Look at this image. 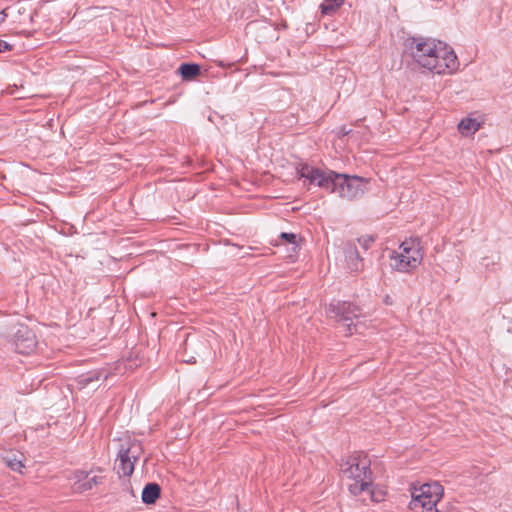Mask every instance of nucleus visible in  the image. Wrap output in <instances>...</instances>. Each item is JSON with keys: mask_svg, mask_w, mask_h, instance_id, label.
I'll return each instance as SVG.
<instances>
[{"mask_svg": "<svg viewBox=\"0 0 512 512\" xmlns=\"http://www.w3.org/2000/svg\"><path fill=\"white\" fill-rule=\"evenodd\" d=\"M405 48L419 66L435 74H453L459 68L454 50L445 43L424 38H408Z\"/></svg>", "mask_w": 512, "mask_h": 512, "instance_id": "obj_1", "label": "nucleus"}, {"mask_svg": "<svg viewBox=\"0 0 512 512\" xmlns=\"http://www.w3.org/2000/svg\"><path fill=\"white\" fill-rule=\"evenodd\" d=\"M340 471L344 477L353 481L348 485V490L354 496L369 490L373 483L370 460L362 451L343 459L340 463Z\"/></svg>", "mask_w": 512, "mask_h": 512, "instance_id": "obj_2", "label": "nucleus"}, {"mask_svg": "<svg viewBox=\"0 0 512 512\" xmlns=\"http://www.w3.org/2000/svg\"><path fill=\"white\" fill-rule=\"evenodd\" d=\"M399 250L392 251L389 257V265L393 270L409 272L417 268L423 259L418 240H405L400 244Z\"/></svg>", "mask_w": 512, "mask_h": 512, "instance_id": "obj_3", "label": "nucleus"}, {"mask_svg": "<svg viewBox=\"0 0 512 512\" xmlns=\"http://www.w3.org/2000/svg\"><path fill=\"white\" fill-rule=\"evenodd\" d=\"M334 182L332 193L338 194L343 199L354 200L364 195L370 180L357 175L337 172L334 175Z\"/></svg>", "mask_w": 512, "mask_h": 512, "instance_id": "obj_4", "label": "nucleus"}, {"mask_svg": "<svg viewBox=\"0 0 512 512\" xmlns=\"http://www.w3.org/2000/svg\"><path fill=\"white\" fill-rule=\"evenodd\" d=\"M337 172L330 169H320L309 164H300L297 168V174L300 179L304 180V184L308 182L309 185L317 186L323 190L332 193L333 186H335L334 175Z\"/></svg>", "mask_w": 512, "mask_h": 512, "instance_id": "obj_5", "label": "nucleus"}, {"mask_svg": "<svg viewBox=\"0 0 512 512\" xmlns=\"http://www.w3.org/2000/svg\"><path fill=\"white\" fill-rule=\"evenodd\" d=\"M328 311L338 322H342L346 326L350 335L356 331L357 324L354 320L363 316L362 309L348 301L333 300L329 304Z\"/></svg>", "mask_w": 512, "mask_h": 512, "instance_id": "obj_6", "label": "nucleus"}, {"mask_svg": "<svg viewBox=\"0 0 512 512\" xmlns=\"http://www.w3.org/2000/svg\"><path fill=\"white\" fill-rule=\"evenodd\" d=\"M140 453L141 447L138 443H131L128 446L121 445L114 467L119 476H130L133 473Z\"/></svg>", "mask_w": 512, "mask_h": 512, "instance_id": "obj_7", "label": "nucleus"}, {"mask_svg": "<svg viewBox=\"0 0 512 512\" xmlns=\"http://www.w3.org/2000/svg\"><path fill=\"white\" fill-rule=\"evenodd\" d=\"M37 338L32 329L25 324H18L13 335L15 351L19 354L29 355L37 347Z\"/></svg>", "mask_w": 512, "mask_h": 512, "instance_id": "obj_8", "label": "nucleus"}, {"mask_svg": "<svg viewBox=\"0 0 512 512\" xmlns=\"http://www.w3.org/2000/svg\"><path fill=\"white\" fill-rule=\"evenodd\" d=\"M344 254L350 271L358 272L364 267L363 258L360 257L355 241H348L344 246Z\"/></svg>", "mask_w": 512, "mask_h": 512, "instance_id": "obj_9", "label": "nucleus"}, {"mask_svg": "<svg viewBox=\"0 0 512 512\" xmlns=\"http://www.w3.org/2000/svg\"><path fill=\"white\" fill-rule=\"evenodd\" d=\"M443 487L437 482L423 484L418 490L412 493V497L420 499H436L441 500L443 496Z\"/></svg>", "mask_w": 512, "mask_h": 512, "instance_id": "obj_10", "label": "nucleus"}, {"mask_svg": "<svg viewBox=\"0 0 512 512\" xmlns=\"http://www.w3.org/2000/svg\"><path fill=\"white\" fill-rule=\"evenodd\" d=\"M440 500L436 499H420L417 497H412L410 501L409 508L415 512H441L437 508V503Z\"/></svg>", "mask_w": 512, "mask_h": 512, "instance_id": "obj_11", "label": "nucleus"}, {"mask_svg": "<svg viewBox=\"0 0 512 512\" xmlns=\"http://www.w3.org/2000/svg\"><path fill=\"white\" fill-rule=\"evenodd\" d=\"M160 495V485L155 482H150L147 483L143 488L142 501L147 505L154 504L160 498Z\"/></svg>", "mask_w": 512, "mask_h": 512, "instance_id": "obj_12", "label": "nucleus"}, {"mask_svg": "<svg viewBox=\"0 0 512 512\" xmlns=\"http://www.w3.org/2000/svg\"><path fill=\"white\" fill-rule=\"evenodd\" d=\"M178 73L184 81H191L201 73V66L196 63H182L178 68Z\"/></svg>", "mask_w": 512, "mask_h": 512, "instance_id": "obj_13", "label": "nucleus"}, {"mask_svg": "<svg viewBox=\"0 0 512 512\" xmlns=\"http://www.w3.org/2000/svg\"><path fill=\"white\" fill-rule=\"evenodd\" d=\"M103 478L100 476H93L91 478H87L83 482L74 483L73 490L77 493H83L93 489V487L102 484Z\"/></svg>", "mask_w": 512, "mask_h": 512, "instance_id": "obj_14", "label": "nucleus"}, {"mask_svg": "<svg viewBox=\"0 0 512 512\" xmlns=\"http://www.w3.org/2000/svg\"><path fill=\"white\" fill-rule=\"evenodd\" d=\"M462 134L475 133L480 128V123L473 118L462 119L458 125Z\"/></svg>", "mask_w": 512, "mask_h": 512, "instance_id": "obj_15", "label": "nucleus"}, {"mask_svg": "<svg viewBox=\"0 0 512 512\" xmlns=\"http://www.w3.org/2000/svg\"><path fill=\"white\" fill-rule=\"evenodd\" d=\"M6 465L13 471L22 472V468H24V464L22 460L18 458V456L14 453H9L3 457Z\"/></svg>", "mask_w": 512, "mask_h": 512, "instance_id": "obj_16", "label": "nucleus"}, {"mask_svg": "<svg viewBox=\"0 0 512 512\" xmlns=\"http://www.w3.org/2000/svg\"><path fill=\"white\" fill-rule=\"evenodd\" d=\"M344 0H325L320 5L322 14L329 15L334 13L338 8L342 6Z\"/></svg>", "mask_w": 512, "mask_h": 512, "instance_id": "obj_17", "label": "nucleus"}, {"mask_svg": "<svg viewBox=\"0 0 512 512\" xmlns=\"http://www.w3.org/2000/svg\"><path fill=\"white\" fill-rule=\"evenodd\" d=\"M279 238L283 241H285L286 243H289L291 245H293L292 247V251L296 252L297 249H298V244H297V235L294 234V233H287V232H282L279 236Z\"/></svg>", "mask_w": 512, "mask_h": 512, "instance_id": "obj_18", "label": "nucleus"}, {"mask_svg": "<svg viewBox=\"0 0 512 512\" xmlns=\"http://www.w3.org/2000/svg\"><path fill=\"white\" fill-rule=\"evenodd\" d=\"M356 241L359 243V245L365 251H367L371 247V245L374 243L375 237H373L371 235H363V236L357 238Z\"/></svg>", "mask_w": 512, "mask_h": 512, "instance_id": "obj_19", "label": "nucleus"}, {"mask_svg": "<svg viewBox=\"0 0 512 512\" xmlns=\"http://www.w3.org/2000/svg\"><path fill=\"white\" fill-rule=\"evenodd\" d=\"M88 478V473L86 471H83V470H76L74 472V479H75V482L74 483H79V482H83L84 480H86Z\"/></svg>", "mask_w": 512, "mask_h": 512, "instance_id": "obj_20", "label": "nucleus"}, {"mask_svg": "<svg viewBox=\"0 0 512 512\" xmlns=\"http://www.w3.org/2000/svg\"><path fill=\"white\" fill-rule=\"evenodd\" d=\"M12 45L0 39V53L11 51Z\"/></svg>", "mask_w": 512, "mask_h": 512, "instance_id": "obj_21", "label": "nucleus"}, {"mask_svg": "<svg viewBox=\"0 0 512 512\" xmlns=\"http://www.w3.org/2000/svg\"><path fill=\"white\" fill-rule=\"evenodd\" d=\"M6 17H7L6 12L4 10L1 11L0 12V24H2L5 21Z\"/></svg>", "mask_w": 512, "mask_h": 512, "instance_id": "obj_22", "label": "nucleus"}, {"mask_svg": "<svg viewBox=\"0 0 512 512\" xmlns=\"http://www.w3.org/2000/svg\"><path fill=\"white\" fill-rule=\"evenodd\" d=\"M93 380H94V377L89 376V377L84 378L82 380V383L87 385V384L91 383Z\"/></svg>", "mask_w": 512, "mask_h": 512, "instance_id": "obj_23", "label": "nucleus"}, {"mask_svg": "<svg viewBox=\"0 0 512 512\" xmlns=\"http://www.w3.org/2000/svg\"><path fill=\"white\" fill-rule=\"evenodd\" d=\"M384 303L387 304V305H393V300H392V298L390 296L387 295L384 298Z\"/></svg>", "mask_w": 512, "mask_h": 512, "instance_id": "obj_24", "label": "nucleus"}, {"mask_svg": "<svg viewBox=\"0 0 512 512\" xmlns=\"http://www.w3.org/2000/svg\"><path fill=\"white\" fill-rule=\"evenodd\" d=\"M370 493H371L372 500L378 501L377 499L374 498V493L372 491H370Z\"/></svg>", "mask_w": 512, "mask_h": 512, "instance_id": "obj_25", "label": "nucleus"}, {"mask_svg": "<svg viewBox=\"0 0 512 512\" xmlns=\"http://www.w3.org/2000/svg\"><path fill=\"white\" fill-rule=\"evenodd\" d=\"M218 65H219V66H222V67H223V66H225V65H224V63H223V61H219V62H218Z\"/></svg>", "mask_w": 512, "mask_h": 512, "instance_id": "obj_26", "label": "nucleus"}]
</instances>
